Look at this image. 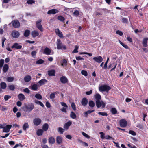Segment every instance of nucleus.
<instances>
[{"label": "nucleus", "instance_id": "39", "mask_svg": "<svg viewBox=\"0 0 148 148\" xmlns=\"http://www.w3.org/2000/svg\"><path fill=\"white\" fill-rule=\"evenodd\" d=\"M35 97L37 99L40 100L42 98V96L40 94L37 93L35 95Z\"/></svg>", "mask_w": 148, "mask_h": 148}, {"label": "nucleus", "instance_id": "49", "mask_svg": "<svg viewBox=\"0 0 148 148\" xmlns=\"http://www.w3.org/2000/svg\"><path fill=\"white\" fill-rule=\"evenodd\" d=\"M55 97V93H52L50 95L49 97L51 99H54Z\"/></svg>", "mask_w": 148, "mask_h": 148}, {"label": "nucleus", "instance_id": "30", "mask_svg": "<svg viewBox=\"0 0 148 148\" xmlns=\"http://www.w3.org/2000/svg\"><path fill=\"white\" fill-rule=\"evenodd\" d=\"M88 104L89 106L91 108H93L95 106V103L92 100H90L89 101Z\"/></svg>", "mask_w": 148, "mask_h": 148}, {"label": "nucleus", "instance_id": "6", "mask_svg": "<svg viewBox=\"0 0 148 148\" xmlns=\"http://www.w3.org/2000/svg\"><path fill=\"white\" fill-rule=\"evenodd\" d=\"M93 59L95 61L98 63H101L103 60V58L101 56H99L97 57H94Z\"/></svg>", "mask_w": 148, "mask_h": 148}, {"label": "nucleus", "instance_id": "64", "mask_svg": "<svg viewBox=\"0 0 148 148\" xmlns=\"http://www.w3.org/2000/svg\"><path fill=\"white\" fill-rule=\"evenodd\" d=\"M99 134H101L100 137L102 139H104L105 137H104V134L102 132H100Z\"/></svg>", "mask_w": 148, "mask_h": 148}, {"label": "nucleus", "instance_id": "57", "mask_svg": "<svg viewBox=\"0 0 148 148\" xmlns=\"http://www.w3.org/2000/svg\"><path fill=\"white\" fill-rule=\"evenodd\" d=\"M23 91L24 92L28 94L30 92V90L27 88H26L25 89H24Z\"/></svg>", "mask_w": 148, "mask_h": 148}, {"label": "nucleus", "instance_id": "52", "mask_svg": "<svg viewBox=\"0 0 148 148\" xmlns=\"http://www.w3.org/2000/svg\"><path fill=\"white\" fill-rule=\"evenodd\" d=\"M4 98L5 100L7 101L9 99L11 98V96L8 95H6L4 96Z\"/></svg>", "mask_w": 148, "mask_h": 148}, {"label": "nucleus", "instance_id": "16", "mask_svg": "<svg viewBox=\"0 0 148 148\" xmlns=\"http://www.w3.org/2000/svg\"><path fill=\"white\" fill-rule=\"evenodd\" d=\"M51 52V50L48 48L46 47L44 49L43 53L47 55H49Z\"/></svg>", "mask_w": 148, "mask_h": 148}, {"label": "nucleus", "instance_id": "26", "mask_svg": "<svg viewBox=\"0 0 148 148\" xmlns=\"http://www.w3.org/2000/svg\"><path fill=\"white\" fill-rule=\"evenodd\" d=\"M1 87L3 89H5L7 87L6 84L4 82H1L0 84Z\"/></svg>", "mask_w": 148, "mask_h": 148}, {"label": "nucleus", "instance_id": "2", "mask_svg": "<svg viewBox=\"0 0 148 148\" xmlns=\"http://www.w3.org/2000/svg\"><path fill=\"white\" fill-rule=\"evenodd\" d=\"M111 88L110 86L106 85H101L99 87V90L101 92H107Z\"/></svg>", "mask_w": 148, "mask_h": 148}, {"label": "nucleus", "instance_id": "28", "mask_svg": "<svg viewBox=\"0 0 148 148\" xmlns=\"http://www.w3.org/2000/svg\"><path fill=\"white\" fill-rule=\"evenodd\" d=\"M9 68L8 65L7 64H5L3 66V72L5 73L7 71Z\"/></svg>", "mask_w": 148, "mask_h": 148}, {"label": "nucleus", "instance_id": "4", "mask_svg": "<svg viewBox=\"0 0 148 148\" xmlns=\"http://www.w3.org/2000/svg\"><path fill=\"white\" fill-rule=\"evenodd\" d=\"M13 26L15 28H18L20 26V23L17 20H15L12 21Z\"/></svg>", "mask_w": 148, "mask_h": 148}, {"label": "nucleus", "instance_id": "23", "mask_svg": "<svg viewBox=\"0 0 148 148\" xmlns=\"http://www.w3.org/2000/svg\"><path fill=\"white\" fill-rule=\"evenodd\" d=\"M18 97L19 100L21 101H23L25 99L24 95L22 93H20L18 95Z\"/></svg>", "mask_w": 148, "mask_h": 148}, {"label": "nucleus", "instance_id": "8", "mask_svg": "<svg viewBox=\"0 0 148 148\" xmlns=\"http://www.w3.org/2000/svg\"><path fill=\"white\" fill-rule=\"evenodd\" d=\"M127 124V121L125 119H121L120 121V125L122 127H125Z\"/></svg>", "mask_w": 148, "mask_h": 148}, {"label": "nucleus", "instance_id": "11", "mask_svg": "<svg viewBox=\"0 0 148 148\" xmlns=\"http://www.w3.org/2000/svg\"><path fill=\"white\" fill-rule=\"evenodd\" d=\"M12 125H7L6 127H4L3 130L4 132L8 133L10 131V129L11 128Z\"/></svg>", "mask_w": 148, "mask_h": 148}, {"label": "nucleus", "instance_id": "37", "mask_svg": "<svg viewBox=\"0 0 148 148\" xmlns=\"http://www.w3.org/2000/svg\"><path fill=\"white\" fill-rule=\"evenodd\" d=\"M30 31L29 30H26L24 32V36L25 37L28 36L30 34Z\"/></svg>", "mask_w": 148, "mask_h": 148}, {"label": "nucleus", "instance_id": "20", "mask_svg": "<svg viewBox=\"0 0 148 148\" xmlns=\"http://www.w3.org/2000/svg\"><path fill=\"white\" fill-rule=\"evenodd\" d=\"M62 142V138L60 136H58L56 137V142L58 144L61 143Z\"/></svg>", "mask_w": 148, "mask_h": 148}, {"label": "nucleus", "instance_id": "36", "mask_svg": "<svg viewBox=\"0 0 148 148\" xmlns=\"http://www.w3.org/2000/svg\"><path fill=\"white\" fill-rule=\"evenodd\" d=\"M111 113L113 114H115L117 113V110L115 108H112L111 109Z\"/></svg>", "mask_w": 148, "mask_h": 148}, {"label": "nucleus", "instance_id": "62", "mask_svg": "<svg viewBox=\"0 0 148 148\" xmlns=\"http://www.w3.org/2000/svg\"><path fill=\"white\" fill-rule=\"evenodd\" d=\"M6 38H3L2 39V46L3 47L4 46V42Z\"/></svg>", "mask_w": 148, "mask_h": 148}, {"label": "nucleus", "instance_id": "41", "mask_svg": "<svg viewBox=\"0 0 148 148\" xmlns=\"http://www.w3.org/2000/svg\"><path fill=\"white\" fill-rule=\"evenodd\" d=\"M119 42L121 44V45L125 48L127 49H129L128 46L127 45L124 44L123 43L121 42L119 40Z\"/></svg>", "mask_w": 148, "mask_h": 148}, {"label": "nucleus", "instance_id": "48", "mask_svg": "<svg viewBox=\"0 0 148 148\" xmlns=\"http://www.w3.org/2000/svg\"><path fill=\"white\" fill-rule=\"evenodd\" d=\"M81 73L82 75H84L85 76H87L88 75V73L86 71L82 70L81 71Z\"/></svg>", "mask_w": 148, "mask_h": 148}, {"label": "nucleus", "instance_id": "5", "mask_svg": "<svg viewBox=\"0 0 148 148\" xmlns=\"http://www.w3.org/2000/svg\"><path fill=\"white\" fill-rule=\"evenodd\" d=\"M11 35L13 38H17L19 36L20 33L18 31L14 30L12 32Z\"/></svg>", "mask_w": 148, "mask_h": 148}, {"label": "nucleus", "instance_id": "56", "mask_svg": "<svg viewBox=\"0 0 148 148\" xmlns=\"http://www.w3.org/2000/svg\"><path fill=\"white\" fill-rule=\"evenodd\" d=\"M67 61L66 59L63 60V62L61 64L62 66L66 65Z\"/></svg>", "mask_w": 148, "mask_h": 148}, {"label": "nucleus", "instance_id": "42", "mask_svg": "<svg viewBox=\"0 0 148 148\" xmlns=\"http://www.w3.org/2000/svg\"><path fill=\"white\" fill-rule=\"evenodd\" d=\"M35 103L36 104L40 105L42 107H44V104L40 101L35 100Z\"/></svg>", "mask_w": 148, "mask_h": 148}, {"label": "nucleus", "instance_id": "13", "mask_svg": "<svg viewBox=\"0 0 148 148\" xmlns=\"http://www.w3.org/2000/svg\"><path fill=\"white\" fill-rule=\"evenodd\" d=\"M88 103V100L86 98H84L82 99L81 103L83 106L86 105Z\"/></svg>", "mask_w": 148, "mask_h": 148}, {"label": "nucleus", "instance_id": "46", "mask_svg": "<svg viewBox=\"0 0 148 148\" xmlns=\"http://www.w3.org/2000/svg\"><path fill=\"white\" fill-rule=\"evenodd\" d=\"M78 47L77 46H75V48L72 51V53H77L78 52Z\"/></svg>", "mask_w": 148, "mask_h": 148}, {"label": "nucleus", "instance_id": "31", "mask_svg": "<svg viewBox=\"0 0 148 148\" xmlns=\"http://www.w3.org/2000/svg\"><path fill=\"white\" fill-rule=\"evenodd\" d=\"M9 89L11 91H14L15 89V86L13 84H11L8 86Z\"/></svg>", "mask_w": 148, "mask_h": 148}, {"label": "nucleus", "instance_id": "3", "mask_svg": "<svg viewBox=\"0 0 148 148\" xmlns=\"http://www.w3.org/2000/svg\"><path fill=\"white\" fill-rule=\"evenodd\" d=\"M42 20L40 19L38 20L36 23V27L38 28L41 32L43 31V28L41 25Z\"/></svg>", "mask_w": 148, "mask_h": 148}, {"label": "nucleus", "instance_id": "53", "mask_svg": "<svg viewBox=\"0 0 148 148\" xmlns=\"http://www.w3.org/2000/svg\"><path fill=\"white\" fill-rule=\"evenodd\" d=\"M34 3L35 1L33 0H28L27 1V3L28 4H31Z\"/></svg>", "mask_w": 148, "mask_h": 148}, {"label": "nucleus", "instance_id": "54", "mask_svg": "<svg viewBox=\"0 0 148 148\" xmlns=\"http://www.w3.org/2000/svg\"><path fill=\"white\" fill-rule=\"evenodd\" d=\"M82 135H83L84 136H85L86 138H90L89 136L86 134L84 133V132H82Z\"/></svg>", "mask_w": 148, "mask_h": 148}, {"label": "nucleus", "instance_id": "25", "mask_svg": "<svg viewBox=\"0 0 148 148\" xmlns=\"http://www.w3.org/2000/svg\"><path fill=\"white\" fill-rule=\"evenodd\" d=\"M31 79V77L30 75H27L24 78V80L26 82H28Z\"/></svg>", "mask_w": 148, "mask_h": 148}, {"label": "nucleus", "instance_id": "24", "mask_svg": "<svg viewBox=\"0 0 148 148\" xmlns=\"http://www.w3.org/2000/svg\"><path fill=\"white\" fill-rule=\"evenodd\" d=\"M48 141L49 143L53 144L55 143V140L53 137H50Z\"/></svg>", "mask_w": 148, "mask_h": 148}, {"label": "nucleus", "instance_id": "40", "mask_svg": "<svg viewBox=\"0 0 148 148\" xmlns=\"http://www.w3.org/2000/svg\"><path fill=\"white\" fill-rule=\"evenodd\" d=\"M14 79V77H8L7 78V81L8 82H12Z\"/></svg>", "mask_w": 148, "mask_h": 148}, {"label": "nucleus", "instance_id": "63", "mask_svg": "<svg viewBox=\"0 0 148 148\" xmlns=\"http://www.w3.org/2000/svg\"><path fill=\"white\" fill-rule=\"evenodd\" d=\"M92 90H91L89 91L86 92V95H89L91 94L92 93Z\"/></svg>", "mask_w": 148, "mask_h": 148}, {"label": "nucleus", "instance_id": "34", "mask_svg": "<svg viewBox=\"0 0 148 148\" xmlns=\"http://www.w3.org/2000/svg\"><path fill=\"white\" fill-rule=\"evenodd\" d=\"M101 101H96V105L98 108H99L101 106Z\"/></svg>", "mask_w": 148, "mask_h": 148}, {"label": "nucleus", "instance_id": "22", "mask_svg": "<svg viewBox=\"0 0 148 148\" xmlns=\"http://www.w3.org/2000/svg\"><path fill=\"white\" fill-rule=\"evenodd\" d=\"M148 40V38H144L142 41V44L143 46L145 47H146L147 46V42Z\"/></svg>", "mask_w": 148, "mask_h": 148}, {"label": "nucleus", "instance_id": "50", "mask_svg": "<svg viewBox=\"0 0 148 148\" xmlns=\"http://www.w3.org/2000/svg\"><path fill=\"white\" fill-rule=\"evenodd\" d=\"M4 63V60L3 59L0 60V67H2Z\"/></svg>", "mask_w": 148, "mask_h": 148}, {"label": "nucleus", "instance_id": "18", "mask_svg": "<svg viewBox=\"0 0 148 148\" xmlns=\"http://www.w3.org/2000/svg\"><path fill=\"white\" fill-rule=\"evenodd\" d=\"M60 80L61 82L63 84H65L68 82L67 78L65 76H62L60 77Z\"/></svg>", "mask_w": 148, "mask_h": 148}, {"label": "nucleus", "instance_id": "19", "mask_svg": "<svg viewBox=\"0 0 148 148\" xmlns=\"http://www.w3.org/2000/svg\"><path fill=\"white\" fill-rule=\"evenodd\" d=\"M39 35V33L36 30L32 31L31 32V35L33 38H35L38 36Z\"/></svg>", "mask_w": 148, "mask_h": 148}, {"label": "nucleus", "instance_id": "47", "mask_svg": "<svg viewBox=\"0 0 148 148\" xmlns=\"http://www.w3.org/2000/svg\"><path fill=\"white\" fill-rule=\"evenodd\" d=\"M71 107L74 111L76 110V108L74 102H72L71 104Z\"/></svg>", "mask_w": 148, "mask_h": 148}, {"label": "nucleus", "instance_id": "33", "mask_svg": "<svg viewBox=\"0 0 148 148\" xmlns=\"http://www.w3.org/2000/svg\"><path fill=\"white\" fill-rule=\"evenodd\" d=\"M29 127V126L28 125V123H25L24 124L23 126V130L24 131H26V129Z\"/></svg>", "mask_w": 148, "mask_h": 148}, {"label": "nucleus", "instance_id": "9", "mask_svg": "<svg viewBox=\"0 0 148 148\" xmlns=\"http://www.w3.org/2000/svg\"><path fill=\"white\" fill-rule=\"evenodd\" d=\"M22 46L21 44H18V43H15L12 46V48H15L17 49H21Z\"/></svg>", "mask_w": 148, "mask_h": 148}, {"label": "nucleus", "instance_id": "61", "mask_svg": "<svg viewBox=\"0 0 148 148\" xmlns=\"http://www.w3.org/2000/svg\"><path fill=\"white\" fill-rule=\"evenodd\" d=\"M37 53L36 51H33L31 53V55L32 56L34 57V56H35Z\"/></svg>", "mask_w": 148, "mask_h": 148}, {"label": "nucleus", "instance_id": "29", "mask_svg": "<svg viewBox=\"0 0 148 148\" xmlns=\"http://www.w3.org/2000/svg\"><path fill=\"white\" fill-rule=\"evenodd\" d=\"M95 110H88L86 112H84V114L85 116L86 117H88V115L90 114L91 113L94 112L95 111Z\"/></svg>", "mask_w": 148, "mask_h": 148}, {"label": "nucleus", "instance_id": "51", "mask_svg": "<svg viewBox=\"0 0 148 148\" xmlns=\"http://www.w3.org/2000/svg\"><path fill=\"white\" fill-rule=\"evenodd\" d=\"M98 114L100 115H102L103 116H107L108 115L107 113L105 112H98Z\"/></svg>", "mask_w": 148, "mask_h": 148}, {"label": "nucleus", "instance_id": "1", "mask_svg": "<svg viewBox=\"0 0 148 148\" xmlns=\"http://www.w3.org/2000/svg\"><path fill=\"white\" fill-rule=\"evenodd\" d=\"M34 108V106L33 103H30L28 104L25 103L22 107V109L24 112L29 113Z\"/></svg>", "mask_w": 148, "mask_h": 148}, {"label": "nucleus", "instance_id": "7", "mask_svg": "<svg viewBox=\"0 0 148 148\" xmlns=\"http://www.w3.org/2000/svg\"><path fill=\"white\" fill-rule=\"evenodd\" d=\"M41 120L39 118L34 119L33 121L34 124L36 126L39 125L41 123Z\"/></svg>", "mask_w": 148, "mask_h": 148}, {"label": "nucleus", "instance_id": "43", "mask_svg": "<svg viewBox=\"0 0 148 148\" xmlns=\"http://www.w3.org/2000/svg\"><path fill=\"white\" fill-rule=\"evenodd\" d=\"M64 130V129H63L61 127H59L58 129V131L60 134H62Z\"/></svg>", "mask_w": 148, "mask_h": 148}, {"label": "nucleus", "instance_id": "60", "mask_svg": "<svg viewBox=\"0 0 148 148\" xmlns=\"http://www.w3.org/2000/svg\"><path fill=\"white\" fill-rule=\"evenodd\" d=\"M122 21L123 23H127L128 22V20L127 18H122Z\"/></svg>", "mask_w": 148, "mask_h": 148}, {"label": "nucleus", "instance_id": "21", "mask_svg": "<svg viewBox=\"0 0 148 148\" xmlns=\"http://www.w3.org/2000/svg\"><path fill=\"white\" fill-rule=\"evenodd\" d=\"M49 125L47 123H45L42 126V129L44 131H47L49 128Z\"/></svg>", "mask_w": 148, "mask_h": 148}, {"label": "nucleus", "instance_id": "45", "mask_svg": "<svg viewBox=\"0 0 148 148\" xmlns=\"http://www.w3.org/2000/svg\"><path fill=\"white\" fill-rule=\"evenodd\" d=\"M44 62V61L42 59H40L36 62V64H42Z\"/></svg>", "mask_w": 148, "mask_h": 148}, {"label": "nucleus", "instance_id": "10", "mask_svg": "<svg viewBox=\"0 0 148 148\" xmlns=\"http://www.w3.org/2000/svg\"><path fill=\"white\" fill-rule=\"evenodd\" d=\"M59 12L58 10L56 9H53L49 10L47 12V14H54Z\"/></svg>", "mask_w": 148, "mask_h": 148}, {"label": "nucleus", "instance_id": "14", "mask_svg": "<svg viewBox=\"0 0 148 148\" xmlns=\"http://www.w3.org/2000/svg\"><path fill=\"white\" fill-rule=\"evenodd\" d=\"M72 124V122L71 121H68L64 125V127L66 130H67L69 127Z\"/></svg>", "mask_w": 148, "mask_h": 148}, {"label": "nucleus", "instance_id": "27", "mask_svg": "<svg viewBox=\"0 0 148 148\" xmlns=\"http://www.w3.org/2000/svg\"><path fill=\"white\" fill-rule=\"evenodd\" d=\"M44 131L42 129H39L37 130L36 134L38 136H40L42 135Z\"/></svg>", "mask_w": 148, "mask_h": 148}, {"label": "nucleus", "instance_id": "59", "mask_svg": "<svg viewBox=\"0 0 148 148\" xmlns=\"http://www.w3.org/2000/svg\"><path fill=\"white\" fill-rule=\"evenodd\" d=\"M116 32L117 34L119 35L120 36H122L123 34V32L119 30H117Z\"/></svg>", "mask_w": 148, "mask_h": 148}, {"label": "nucleus", "instance_id": "15", "mask_svg": "<svg viewBox=\"0 0 148 148\" xmlns=\"http://www.w3.org/2000/svg\"><path fill=\"white\" fill-rule=\"evenodd\" d=\"M47 82V81L46 79H43L38 82V85L40 86H41Z\"/></svg>", "mask_w": 148, "mask_h": 148}, {"label": "nucleus", "instance_id": "44", "mask_svg": "<svg viewBox=\"0 0 148 148\" xmlns=\"http://www.w3.org/2000/svg\"><path fill=\"white\" fill-rule=\"evenodd\" d=\"M58 19L61 21H64L65 20L64 18L61 16H58Z\"/></svg>", "mask_w": 148, "mask_h": 148}, {"label": "nucleus", "instance_id": "12", "mask_svg": "<svg viewBox=\"0 0 148 148\" xmlns=\"http://www.w3.org/2000/svg\"><path fill=\"white\" fill-rule=\"evenodd\" d=\"M62 43L60 39H58L57 41V49H61L62 48Z\"/></svg>", "mask_w": 148, "mask_h": 148}, {"label": "nucleus", "instance_id": "35", "mask_svg": "<svg viewBox=\"0 0 148 148\" xmlns=\"http://www.w3.org/2000/svg\"><path fill=\"white\" fill-rule=\"evenodd\" d=\"M38 88L37 85L36 84H34L31 87V89L33 90H36Z\"/></svg>", "mask_w": 148, "mask_h": 148}, {"label": "nucleus", "instance_id": "38", "mask_svg": "<svg viewBox=\"0 0 148 148\" xmlns=\"http://www.w3.org/2000/svg\"><path fill=\"white\" fill-rule=\"evenodd\" d=\"M70 117L72 119H75L76 117V116L74 112L72 111L70 114Z\"/></svg>", "mask_w": 148, "mask_h": 148}, {"label": "nucleus", "instance_id": "55", "mask_svg": "<svg viewBox=\"0 0 148 148\" xmlns=\"http://www.w3.org/2000/svg\"><path fill=\"white\" fill-rule=\"evenodd\" d=\"M73 14L74 15L77 16L79 14V12L78 10H75Z\"/></svg>", "mask_w": 148, "mask_h": 148}, {"label": "nucleus", "instance_id": "58", "mask_svg": "<svg viewBox=\"0 0 148 148\" xmlns=\"http://www.w3.org/2000/svg\"><path fill=\"white\" fill-rule=\"evenodd\" d=\"M129 132L130 134H132V135L135 136V135H136V132L130 130L129 131Z\"/></svg>", "mask_w": 148, "mask_h": 148}, {"label": "nucleus", "instance_id": "32", "mask_svg": "<svg viewBox=\"0 0 148 148\" xmlns=\"http://www.w3.org/2000/svg\"><path fill=\"white\" fill-rule=\"evenodd\" d=\"M101 97V96L99 94L97 93L95 95V99L96 100V101H100Z\"/></svg>", "mask_w": 148, "mask_h": 148}, {"label": "nucleus", "instance_id": "17", "mask_svg": "<svg viewBox=\"0 0 148 148\" xmlns=\"http://www.w3.org/2000/svg\"><path fill=\"white\" fill-rule=\"evenodd\" d=\"M56 72L54 70H51L48 71V74L49 76H55Z\"/></svg>", "mask_w": 148, "mask_h": 148}]
</instances>
